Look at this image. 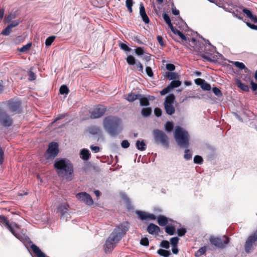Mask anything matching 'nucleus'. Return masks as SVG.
<instances>
[{"instance_id": "obj_18", "label": "nucleus", "mask_w": 257, "mask_h": 257, "mask_svg": "<svg viewBox=\"0 0 257 257\" xmlns=\"http://www.w3.org/2000/svg\"><path fill=\"white\" fill-rule=\"evenodd\" d=\"M9 107L13 112L20 111L21 103L20 101H12L9 103Z\"/></svg>"}, {"instance_id": "obj_49", "label": "nucleus", "mask_w": 257, "mask_h": 257, "mask_svg": "<svg viewBox=\"0 0 257 257\" xmlns=\"http://www.w3.org/2000/svg\"><path fill=\"white\" fill-rule=\"evenodd\" d=\"M16 17V15L15 14H10L5 18L6 23H9L12 21Z\"/></svg>"}, {"instance_id": "obj_48", "label": "nucleus", "mask_w": 257, "mask_h": 257, "mask_svg": "<svg viewBox=\"0 0 257 257\" xmlns=\"http://www.w3.org/2000/svg\"><path fill=\"white\" fill-rule=\"evenodd\" d=\"M209 2L214 3L219 7H222L223 5L224 0H208Z\"/></svg>"}, {"instance_id": "obj_50", "label": "nucleus", "mask_w": 257, "mask_h": 257, "mask_svg": "<svg viewBox=\"0 0 257 257\" xmlns=\"http://www.w3.org/2000/svg\"><path fill=\"white\" fill-rule=\"evenodd\" d=\"M160 246L166 249H168L170 247L169 242L167 240H163L160 243Z\"/></svg>"}, {"instance_id": "obj_35", "label": "nucleus", "mask_w": 257, "mask_h": 257, "mask_svg": "<svg viewBox=\"0 0 257 257\" xmlns=\"http://www.w3.org/2000/svg\"><path fill=\"white\" fill-rule=\"evenodd\" d=\"M165 126L166 131L168 133L171 132L173 129V123L170 121H167L166 123Z\"/></svg>"}, {"instance_id": "obj_55", "label": "nucleus", "mask_w": 257, "mask_h": 257, "mask_svg": "<svg viewBox=\"0 0 257 257\" xmlns=\"http://www.w3.org/2000/svg\"><path fill=\"white\" fill-rule=\"evenodd\" d=\"M146 13L144 5L142 3H141L140 4V14L141 16H142V15H144Z\"/></svg>"}, {"instance_id": "obj_14", "label": "nucleus", "mask_w": 257, "mask_h": 257, "mask_svg": "<svg viewBox=\"0 0 257 257\" xmlns=\"http://www.w3.org/2000/svg\"><path fill=\"white\" fill-rule=\"evenodd\" d=\"M136 214L138 215L139 218L141 220H154L157 218L156 216L155 215L144 211H137Z\"/></svg>"}, {"instance_id": "obj_63", "label": "nucleus", "mask_w": 257, "mask_h": 257, "mask_svg": "<svg viewBox=\"0 0 257 257\" xmlns=\"http://www.w3.org/2000/svg\"><path fill=\"white\" fill-rule=\"evenodd\" d=\"M20 23V21L18 20H17L12 22L10 24H9V25L12 28H13L14 27H17V26H18L19 25Z\"/></svg>"}, {"instance_id": "obj_13", "label": "nucleus", "mask_w": 257, "mask_h": 257, "mask_svg": "<svg viewBox=\"0 0 257 257\" xmlns=\"http://www.w3.org/2000/svg\"><path fill=\"white\" fill-rule=\"evenodd\" d=\"M69 206L67 203H64L63 204H60L57 207V212L60 213L61 216V218L64 219L66 216L68 218V216H69L68 213Z\"/></svg>"}, {"instance_id": "obj_33", "label": "nucleus", "mask_w": 257, "mask_h": 257, "mask_svg": "<svg viewBox=\"0 0 257 257\" xmlns=\"http://www.w3.org/2000/svg\"><path fill=\"white\" fill-rule=\"evenodd\" d=\"M163 18L165 22L168 24V26L170 29L173 26L171 23V21L169 15L166 13L163 14Z\"/></svg>"}, {"instance_id": "obj_37", "label": "nucleus", "mask_w": 257, "mask_h": 257, "mask_svg": "<svg viewBox=\"0 0 257 257\" xmlns=\"http://www.w3.org/2000/svg\"><path fill=\"white\" fill-rule=\"evenodd\" d=\"M59 92L61 94H67L69 93V90L66 85H63L60 87Z\"/></svg>"}, {"instance_id": "obj_53", "label": "nucleus", "mask_w": 257, "mask_h": 257, "mask_svg": "<svg viewBox=\"0 0 257 257\" xmlns=\"http://www.w3.org/2000/svg\"><path fill=\"white\" fill-rule=\"evenodd\" d=\"M177 231L179 236H182L186 233V229L185 228H179L177 230Z\"/></svg>"}, {"instance_id": "obj_28", "label": "nucleus", "mask_w": 257, "mask_h": 257, "mask_svg": "<svg viewBox=\"0 0 257 257\" xmlns=\"http://www.w3.org/2000/svg\"><path fill=\"white\" fill-rule=\"evenodd\" d=\"M139 99L140 100V103L141 106H147L149 105L150 103L149 99L147 98L144 97L141 94V96H140V98H139Z\"/></svg>"}, {"instance_id": "obj_47", "label": "nucleus", "mask_w": 257, "mask_h": 257, "mask_svg": "<svg viewBox=\"0 0 257 257\" xmlns=\"http://www.w3.org/2000/svg\"><path fill=\"white\" fill-rule=\"evenodd\" d=\"M119 46L122 50H123L125 51H126V52H130L132 50L131 48H130L126 44H125L123 43H120Z\"/></svg>"}, {"instance_id": "obj_31", "label": "nucleus", "mask_w": 257, "mask_h": 257, "mask_svg": "<svg viewBox=\"0 0 257 257\" xmlns=\"http://www.w3.org/2000/svg\"><path fill=\"white\" fill-rule=\"evenodd\" d=\"M141 113L144 117H148L152 113V109L150 107L143 108L142 109Z\"/></svg>"}, {"instance_id": "obj_29", "label": "nucleus", "mask_w": 257, "mask_h": 257, "mask_svg": "<svg viewBox=\"0 0 257 257\" xmlns=\"http://www.w3.org/2000/svg\"><path fill=\"white\" fill-rule=\"evenodd\" d=\"M136 147L140 151H144L146 148V145L144 141H140L138 140L136 142Z\"/></svg>"}, {"instance_id": "obj_23", "label": "nucleus", "mask_w": 257, "mask_h": 257, "mask_svg": "<svg viewBox=\"0 0 257 257\" xmlns=\"http://www.w3.org/2000/svg\"><path fill=\"white\" fill-rule=\"evenodd\" d=\"M90 156V154L88 150L86 149H83L80 152V157L83 160L87 161L89 160Z\"/></svg>"}, {"instance_id": "obj_11", "label": "nucleus", "mask_w": 257, "mask_h": 257, "mask_svg": "<svg viewBox=\"0 0 257 257\" xmlns=\"http://www.w3.org/2000/svg\"><path fill=\"white\" fill-rule=\"evenodd\" d=\"M106 107L103 105H98L91 111L90 117L91 119H96L101 117L105 113Z\"/></svg>"}, {"instance_id": "obj_5", "label": "nucleus", "mask_w": 257, "mask_h": 257, "mask_svg": "<svg viewBox=\"0 0 257 257\" xmlns=\"http://www.w3.org/2000/svg\"><path fill=\"white\" fill-rule=\"evenodd\" d=\"M0 222L5 224V226L8 228L13 234L18 239L21 241L27 240L28 237L24 235H20L17 233L18 230L19 229V226L14 222L10 223L8 218L4 215L0 216Z\"/></svg>"}, {"instance_id": "obj_36", "label": "nucleus", "mask_w": 257, "mask_h": 257, "mask_svg": "<svg viewBox=\"0 0 257 257\" xmlns=\"http://www.w3.org/2000/svg\"><path fill=\"white\" fill-rule=\"evenodd\" d=\"M181 84V82L179 80H173L169 85L171 89L178 87Z\"/></svg>"}, {"instance_id": "obj_12", "label": "nucleus", "mask_w": 257, "mask_h": 257, "mask_svg": "<svg viewBox=\"0 0 257 257\" xmlns=\"http://www.w3.org/2000/svg\"><path fill=\"white\" fill-rule=\"evenodd\" d=\"M76 198L81 202L84 203L86 205L91 206L93 204V200L91 196L85 192L77 193L76 195Z\"/></svg>"}, {"instance_id": "obj_3", "label": "nucleus", "mask_w": 257, "mask_h": 257, "mask_svg": "<svg viewBox=\"0 0 257 257\" xmlns=\"http://www.w3.org/2000/svg\"><path fill=\"white\" fill-rule=\"evenodd\" d=\"M128 229V226L127 223H121L114 229L107 239L115 245L126 233Z\"/></svg>"}, {"instance_id": "obj_6", "label": "nucleus", "mask_w": 257, "mask_h": 257, "mask_svg": "<svg viewBox=\"0 0 257 257\" xmlns=\"http://www.w3.org/2000/svg\"><path fill=\"white\" fill-rule=\"evenodd\" d=\"M209 241L211 244L219 248H223L228 243L229 238L226 235L221 237L211 236Z\"/></svg>"}, {"instance_id": "obj_19", "label": "nucleus", "mask_w": 257, "mask_h": 257, "mask_svg": "<svg viewBox=\"0 0 257 257\" xmlns=\"http://www.w3.org/2000/svg\"><path fill=\"white\" fill-rule=\"evenodd\" d=\"M169 221H172L171 219H169L167 217L164 215H159L157 217V222L159 225L164 226L167 225Z\"/></svg>"}, {"instance_id": "obj_9", "label": "nucleus", "mask_w": 257, "mask_h": 257, "mask_svg": "<svg viewBox=\"0 0 257 257\" xmlns=\"http://www.w3.org/2000/svg\"><path fill=\"white\" fill-rule=\"evenodd\" d=\"M58 152V144L52 142L49 145L48 148L45 153V157L47 160L53 159L57 155Z\"/></svg>"}, {"instance_id": "obj_40", "label": "nucleus", "mask_w": 257, "mask_h": 257, "mask_svg": "<svg viewBox=\"0 0 257 257\" xmlns=\"http://www.w3.org/2000/svg\"><path fill=\"white\" fill-rule=\"evenodd\" d=\"M126 62L129 65H134L136 64L135 58L132 55H129L126 58Z\"/></svg>"}, {"instance_id": "obj_15", "label": "nucleus", "mask_w": 257, "mask_h": 257, "mask_svg": "<svg viewBox=\"0 0 257 257\" xmlns=\"http://www.w3.org/2000/svg\"><path fill=\"white\" fill-rule=\"evenodd\" d=\"M147 231L151 234H158L160 231V228L154 223H150L147 227Z\"/></svg>"}, {"instance_id": "obj_27", "label": "nucleus", "mask_w": 257, "mask_h": 257, "mask_svg": "<svg viewBox=\"0 0 257 257\" xmlns=\"http://www.w3.org/2000/svg\"><path fill=\"white\" fill-rule=\"evenodd\" d=\"M171 29L174 34L178 35L182 40L185 41L187 40L186 37L180 31L174 28V27L171 28Z\"/></svg>"}, {"instance_id": "obj_22", "label": "nucleus", "mask_w": 257, "mask_h": 257, "mask_svg": "<svg viewBox=\"0 0 257 257\" xmlns=\"http://www.w3.org/2000/svg\"><path fill=\"white\" fill-rule=\"evenodd\" d=\"M115 245L114 243L107 239L104 246L105 252H109L111 251L114 248Z\"/></svg>"}, {"instance_id": "obj_39", "label": "nucleus", "mask_w": 257, "mask_h": 257, "mask_svg": "<svg viewBox=\"0 0 257 257\" xmlns=\"http://www.w3.org/2000/svg\"><path fill=\"white\" fill-rule=\"evenodd\" d=\"M12 28L8 25L7 27L1 32V34L5 36H9L12 32Z\"/></svg>"}, {"instance_id": "obj_64", "label": "nucleus", "mask_w": 257, "mask_h": 257, "mask_svg": "<svg viewBox=\"0 0 257 257\" xmlns=\"http://www.w3.org/2000/svg\"><path fill=\"white\" fill-rule=\"evenodd\" d=\"M142 18V20L143 21L146 23V24H149V22H150V20H149V17H148L147 15L146 14V13L144 15H142V16H141Z\"/></svg>"}, {"instance_id": "obj_54", "label": "nucleus", "mask_w": 257, "mask_h": 257, "mask_svg": "<svg viewBox=\"0 0 257 257\" xmlns=\"http://www.w3.org/2000/svg\"><path fill=\"white\" fill-rule=\"evenodd\" d=\"M201 87L203 90L207 91L210 90L211 88L210 85L205 81L203 83Z\"/></svg>"}, {"instance_id": "obj_57", "label": "nucleus", "mask_w": 257, "mask_h": 257, "mask_svg": "<svg viewBox=\"0 0 257 257\" xmlns=\"http://www.w3.org/2000/svg\"><path fill=\"white\" fill-rule=\"evenodd\" d=\"M146 71L147 75L149 77H151L153 76V72L152 71V68L150 67L147 66L146 68Z\"/></svg>"}, {"instance_id": "obj_46", "label": "nucleus", "mask_w": 257, "mask_h": 257, "mask_svg": "<svg viewBox=\"0 0 257 257\" xmlns=\"http://www.w3.org/2000/svg\"><path fill=\"white\" fill-rule=\"evenodd\" d=\"M212 91L214 93V94L217 97H221L222 96V93L220 90L217 87H213L212 88Z\"/></svg>"}, {"instance_id": "obj_62", "label": "nucleus", "mask_w": 257, "mask_h": 257, "mask_svg": "<svg viewBox=\"0 0 257 257\" xmlns=\"http://www.w3.org/2000/svg\"><path fill=\"white\" fill-rule=\"evenodd\" d=\"M205 80L201 78H197L195 80V83L198 85H200L201 87L202 86Z\"/></svg>"}, {"instance_id": "obj_16", "label": "nucleus", "mask_w": 257, "mask_h": 257, "mask_svg": "<svg viewBox=\"0 0 257 257\" xmlns=\"http://www.w3.org/2000/svg\"><path fill=\"white\" fill-rule=\"evenodd\" d=\"M242 12L246 16V18H248L254 24H257V17L255 15L252 14L249 10L246 8H243L242 9Z\"/></svg>"}, {"instance_id": "obj_38", "label": "nucleus", "mask_w": 257, "mask_h": 257, "mask_svg": "<svg viewBox=\"0 0 257 257\" xmlns=\"http://www.w3.org/2000/svg\"><path fill=\"white\" fill-rule=\"evenodd\" d=\"M134 2L133 0H126L125 4L126 7L127 8L128 11L132 13L133 12L132 6H133Z\"/></svg>"}, {"instance_id": "obj_51", "label": "nucleus", "mask_w": 257, "mask_h": 257, "mask_svg": "<svg viewBox=\"0 0 257 257\" xmlns=\"http://www.w3.org/2000/svg\"><path fill=\"white\" fill-rule=\"evenodd\" d=\"M245 21L246 19L244 20V22L249 28H250L252 30H257V25H254V24H251V23Z\"/></svg>"}, {"instance_id": "obj_2", "label": "nucleus", "mask_w": 257, "mask_h": 257, "mask_svg": "<svg viewBox=\"0 0 257 257\" xmlns=\"http://www.w3.org/2000/svg\"><path fill=\"white\" fill-rule=\"evenodd\" d=\"M103 126L105 131L112 137H115L118 135L122 130L121 119L112 115L104 118Z\"/></svg>"}, {"instance_id": "obj_17", "label": "nucleus", "mask_w": 257, "mask_h": 257, "mask_svg": "<svg viewBox=\"0 0 257 257\" xmlns=\"http://www.w3.org/2000/svg\"><path fill=\"white\" fill-rule=\"evenodd\" d=\"M255 242L252 237L249 236L248 237L244 245V249L246 252L249 253L250 252L253 248V244Z\"/></svg>"}, {"instance_id": "obj_10", "label": "nucleus", "mask_w": 257, "mask_h": 257, "mask_svg": "<svg viewBox=\"0 0 257 257\" xmlns=\"http://www.w3.org/2000/svg\"><path fill=\"white\" fill-rule=\"evenodd\" d=\"M13 119L4 110L0 108V124L5 127H9L12 125Z\"/></svg>"}, {"instance_id": "obj_20", "label": "nucleus", "mask_w": 257, "mask_h": 257, "mask_svg": "<svg viewBox=\"0 0 257 257\" xmlns=\"http://www.w3.org/2000/svg\"><path fill=\"white\" fill-rule=\"evenodd\" d=\"M88 132L93 135H99L101 134V131L99 127L97 126H91L88 128Z\"/></svg>"}, {"instance_id": "obj_21", "label": "nucleus", "mask_w": 257, "mask_h": 257, "mask_svg": "<svg viewBox=\"0 0 257 257\" xmlns=\"http://www.w3.org/2000/svg\"><path fill=\"white\" fill-rule=\"evenodd\" d=\"M236 84L238 88L244 91L248 92L249 90V87L248 85L244 84L240 80L237 79L236 81Z\"/></svg>"}, {"instance_id": "obj_45", "label": "nucleus", "mask_w": 257, "mask_h": 257, "mask_svg": "<svg viewBox=\"0 0 257 257\" xmlns=\"http://www.w3.org/2000/svg\"><path fill=\"white\" fill-rule=\"evenodd\" d=\"M179 238L177 237H173L170 239V243L172 246H177Z\"/></svg>"}, {"instance_id": "obj_42", "label": "nucleus", "mask_w": 257, "mask_h": 257, "mask_svg": "<svg viewBox=\"0 0 257 257\" xmlns=\"http://www.w3.org/2000/svg\"><path fill=\"white\" fill-rule=\"evenodd\" d=\"M32 46V44L31 43H28L27 44L23 46L20 50L19 51L21 52L25 53L27 51L30 49L31 47Z\"/></svg>"}, {"instance_id": "obj_1", "label": "nucleus", "mask_w": 257, "mask_h": 257, "mask_svg": "<svg viewBox=\"0 0 257 257\" xmlns=\"http://www.w3.org/2000/svg\"><path fill=\"white\" fill-rule=\"evenodd\" d=\"M54 167L59 177L68 181L72 179L73 166L70 161L65 159L57 158L55 160Z\"/></svg>"}, {"instance_id": "obj_59", "label": "nucleus", "mask_w": 257, "mask_h": 257, "mask_svg": "<svg viewBox=\"0 0 257 257\" xmlns=\"http://www.w3.org/2000/svg\"><path fill=\"white\" fill-rule=\"evenodd\" d=\"M135 52L138 55H142L144 53V51L142 48L138 47L135 49Z\"/></svg>"}, {"instance_id": "obj_43", "label": "nucleus", "mask_w": 257, "mask_h": 257, "mask_svg": "<svg viewBox=\"0 0 257 257\" xmlns=\"http://www.w3.org/2000/svg\"><path fill=\"white\" fill-rule=\"evenodd\" d=\"M192 154L190 152L189 149H186L185 151V154L184 158L186 160H189L192 158Z\"/></svg>"}, {"instance_id": "obj_32", "label": "nucleus", "mask_w": 257, "mask_h": 257, "mask_svg": "<svg viewBox=\"0 0 257 257\" xmlns=\"http://www.w3.org/2000/svg\"><path fill=\"white\" fill-rule=\"evenodd\" d=\"M166 76L169 80H174L179 77V75L177 73L172 72H167Z\"/></svg>"}, {"instance_id": "obj_61", "label": "nucleus", "mask_w": 257, "mask_h": 257, "mask_svg": "<svg viewBox=\"0 0 257 257\" xmlns=\"http://www.w3.org/2000/svg\"><path fill=\"white\" fill-rule=\"evenodd\" d=\"M121 147L123 148L126 149L129 147L130 143L127 140H123L121 143Z\"/></svg>"}, {"instance_id": "obj_24", "label": "nucleus", "mask_w": 257, "mask_h": 257, "mask_svg": "<svg viewBox=\"0 0 257 257\" xmlns=\"http://www.w3.org/2000/svg\"><path fill=\"white\" fill-rule=\"evenodd\" d=\"M140 96H141V94H136L133 93H130L125 98L129 102H133L137 99H139Z\"/></svg>"}, {"instance_id": "obj_56", "label": "nucleus", "mask_w": 257, "mask_h": 257, "mask_svg": "<svg viewBox=\"0 0 257 257\" xmlns=\"http://www.w3.org/2000/svg\"><path fill=\"white\" fill-rule=\"evenodd\" d=\"M171 88L168 85L167 87L164 88L162 91H161L160 94L162 95H164L167 94V93H168L171 90Z\"/></svg>"}, {"instance_id": "obj_44", "label": "nucleus", "mask_w": 257, "mask_h": 257, "mask_svg": "<svg viewBox=\"0 0 257 257\" xmlns=\"http://www.w3.org/2000/svg\"><path fill=\"white\" fill-rule=\"evenodd\" d=\"M202 158L198 155H196L194 158V163L197 164H201L203 163Z\"/></svg>"}, {"instance_id": "obj_34", "label": "nucleus", "mask_w": 257, "mask_h": 257, "mask_svg": "<svg viewBox=\"0 0 257 257\" xmlns=\"http://www.w3.org/2000/svg\"><path fill=\"white\" fill-rule=\"evenodd\" d=\"M206 251V247L203 246L200 248L195 253L196 257H199L205 253Z\"/></svg>"}, {"instance_id": "obj_4", "label": "nucleus", "mask_w": 257, "mask_h": 257, "mask_svg": "<svg viewBox=\"0 0 257 257\" xmlns=\"http://www.w3.org/2000/svg\"><path fill=\"white\" fill-rule=\"evenodd\" d=\"M174 137L178 145L183 148H187L189 146V135L187 131L180 126L175 128Z\"/></svg>"}, {"instance_id": "obj_60", "label": "nucleus", "mask_w": 257, "mask_h": 257, "mask_svg": "<svg viewBox=\"0 0 257 257\" xmlns=\"http://www.w3.org/2000/svg\"><path fill=\"white\" fill-rule=\"evenodd\" d=\"M162 110L160 108L157 107L154 109V113L156 116L159 117L162 115Z\"/></svg>"}, {"instance_id": "obj_25", "label": "nucleus", "mask_w": 257, "mask_h": 257, "mask_svg": "<svg viewBox=\"0 0 257 257\" xmlns=\"http://www.w3.org/2000/svg\"><path fill=\"white\" fill-rule=\"evenodd\" d=\"M165 232L170 235H173L175 233L176 228L172 224H168L165 227Z\"/></svg>"}, {"instance_id": "obj_8", "label": "nucleus", "mask_w": 257, "mask_h": 257, "mask_svg": "<svg viewBox=\"0 0 257 257\" xmlns=\"http://www.w3.org/2000/svg\"><path fill=\"white\" fill-rule=\"evenodd\" d=\"M175 98L174 95L171 94L166 97L164 101V108L166 113L169 115H172L175 112V108L173 106Z\"/></svg>"}, {"instance_id": "obj_58", "label": "nucleus", "mask_w": 257, "mask_h": 257, "mask_svg": "<svg viewBox=\"0 0 257 257\" xmlns=\"http://www.w3.org/2000/svg\"><path fill=\"white\" fill-rule=\"evenodd\" d=\"M200 56L203 58L204 59H205V60L208 61V62H214V61L213 60H212L211 59V57H210L209 56L206 55H205L204 54H202L200 55Z\"/></svg>"}, {"instance_id": "obj_7", "label": "nucleus", "mask_w": 257, "mask_h": 257, "mask_svg": "<svg viewBox=\"0 0 257 257\" xmlns=\"http://www.w3.org/2000/svg\"><path fill=\"white\" fill-rule=\"evenodd\" d=\"M153 135L156 143H160L166 148L168 147V138L164 132L156 129L154 130Z\"/></svg>"}, {"instance_id": "obj_41", "label": "nucleus", "mask_w": 257, "mask_h": 257, "mask_svg": "<svg viewBox=\"0 0 257 257\" xmlns=\"http://www.w3.org/2000/svg\"><path fill=\"white\" fill-rule=\"evenodd\" d=\"M55 38L56 37L54 36H50L48 38H47L45 41V45L47 46H50L55 40Z\"/></svg>"}, {"instance_id": "obj_52", "label": "nucleus", "mask_w": 257, "mask_h": 257, "mask_svg": "<svg viewBox=\"0 0 257 257\" xmlns=\"http://www.w3.org/2000/svg\"><path fill=\"white\" fill-rule=\"evenodd\" d=\"M140 243L141 245H144V246H149V241L148 238H147V237L142 238L141 239Z\"/></svg>"}, {"instance_id": "obj_26", "label": "nucleus", "mask_w": 257, "mask_h": 257, "mask_svg": "<svg viewBox=\"0 0 257 257\" xmlns=\"http://www.w3.org/2000/svg\"><path fill=\"white\" fill-rule=\"evenodd\" d=\"M233 64L235 66H236L239 69H240V70L244 69L245 73H247L249 71V69L242 62H240L238 61H235L233 62Z\"/></svg>"}, {"instance_id": "obj_30", "label": "nucleus", "mask_w": 257, "mask_h": 257, "mask_svg": "<svg viewBox=\"0 0 257 257\" xmlns=\"http://www.w3.org/2000/svg\"><path fill=\"white\" fill-rule=\"evenodd\" d=\"M157 253L161 256L164 257H169L171 255V253L170 251L165 250L163 249H159L157 251Z\"/></svg>"}]
</instances>
